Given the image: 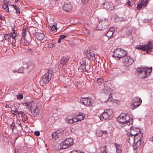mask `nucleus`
<instances>
[{
  "label": "nucleus",
  "instance_id": "f257e3e1",
  "mask_svg": "<svg viewBox=\"0 0 153 153\" xmlns=\"http://www.w3.org/2000/svg\"><path fill=\"white\" fill-rule=\"evenodd\" d=\"M139 136H134L129 134L128 137V142L133 145L134 149H138L141 147V141L140 140L142 137V134H140Z\"/></svg>",
  "mask_w": 153,
  "mask_h": 153
},
{
  "label": "nucleus",
  "instance_id": "f03ea898",
  "mask_svg": "<svg viewBox=\"0 0 153 153\" xmlns=\"http://www.w3.org/2000/svg\"><path fill=\"white\" fill-rule=\"evenodd\" d=\"M24 105L28 110L29 114L32 117L37 116L39 114V110L37 108V104L36 103L27 102L24 103Z\"/></svg>",
  "mask_w": 153,
  "mask_h": 153
},
{
  "label": "nucleus",
  "instance_id": "7ed1b4c3",
  "mask_svg": "<svg viewBox=\"0 0 153 153\" xmlns=\"http://www.w3.org/2000/svg\"><path fill=\"white\" fill-rule=\"evenodd\" d=\"M117 120L122 127L129 126L131 123L129 116L124 113L121 114L117 118Z\"/></svg>",
  "mask_w": 153,
  "mask_h": 153
},
{
  "label": "nucleus",
  "instance_id": "20e7f679",
  "mask_svg": "<svg viewBox=\"0 0 153 153\" xmlns=\"http://www.w3.org/2000/svg\"><path fill=\"white\" fill-rule=\"evenodd\" d=\"M114 53L113 56L117 60H119L121 58L123 59L127 54L126 51L121 48H117L115 49Z\"/></svg>",
  "mask_w": 153,
  "mask_h": 153
},
{
  "label": "nucleus",
  "instance_id": "39448f33",
  "mask_svg": "<svg viewBox=\"0 0 153 153\" xmlns=\"http://www.w3.org/2000/svg\"><path fill=\"white\" fill-rule=\"evenodd\" d=\"M73 144V140L71 138L66 139L60 144V149H65L71 146Z\"/></svg>",
  "mask_w": 153,
  "mask_h": 153
},
{
  "label": "nucleus",
  "instance_id": "423d86ee",
  "mask_svg": "<svg viewBox=\"0 0 153 153\" xmlns=\"http://www.w3.org/2000/svg\"><path fill=\"white\" fill-rule=\"evenodd\" d=\"M113 114V110L111 109H106L100 115V119L102 120L103 119H110Z\"/></svg>",
  "mask_w": 153,
  "mask_h": 153
},
{
  "label": "nucleus",
  "instance_id": "0eeeda50",
  "mask_svg": "<svg viewBox=\"0 0 153 153\" xmlns=\"http://www.w3.org/2000/svg\"><path fill=\"white\" fill-rule=\"evenodd\" d=\"M153 47L151 42H149L146 45H137L135 47L136 49H141L142 51H146L148 52L151 51Z\"/></svg>",
  "mask_w": 153,
  "mask_h": 153
},
{
  "label": "nucleus",
  "instance_id": "6e6552de",
  "mask_svg": "<svg viewBox=\"0 0 153 153\" xmlns=\"http://www.w3.org/2000/svg\"><path fill=\"white\" fill-rule=\"evenodd\" d=\"M134 62L133 58L131 56L127 55L125 56L122 59V62L124 66L129 67Z\"/></svg>",
  "mask_w": 153,
  "mask_h": 153
},
{
  "label": "nucleus",
  "instance_id": "1a4fd4ad",
  "mask_svg": "<svg viewBox=\"0 0 153 153\" xmlns=\"http://www.w3.org/2000/svg\"><path fill=\"white\" fill-rule=\"evenodd\" d=\"M137 74L140 78H144L147 77L148 73L146 69L138 68L137 70Z\"/></svg>",
  "mask_w": 153,
  "mask_h": 153
},
{
  "label": "nucleus",
  "instance_id": "9d476101",
  "mask_svg": "<svg viewBox=\"0 0 153 153\" xmlns=\"http://www.w3.org/2000/svg\"><path fill=\"white\" fill-rule=\"evenodd\" d=\"M94 101L93 100L89 97L83 98L80 100L81 102L87 106H92Z\"/></svg>",
  "mask_w": 153,
  "mask_h": 153
},
{
  "label": "nucleus",
  "instance_id": "9b49d317",
  "mask_svg": "<svg viewBox=\"0 0 153 153\" xmlns=\"http://www.w3.org/2000/svg\"><path fill=\"white\" fill-rule=\"evenodd\" d=\"M142 102V100L141 99L137 97H135L134 98L132 103V106L131 108L134 109L137 107H138Z\"/></svg>",
  "mask_w": 153,
  "mask_h": 153
},
{
  "label": "nucleus",
  "instance_id": "f8f14e48",
  "mask_svg": "<svg viewBox=\"0 0 153 153\" xmlns=\"http://www.w3.org/2000/svg\"><path fill=\"white\" fill-rule=\"evenodd\" d=\"M52 76L51 72L49 71L48 72L43 76L42 81L44 83H48L50 81Z\"/></svg>",
  "mask_w": 153,
  "mask_h": 153
},
{
  "label": "nucleus",
  "instance_id": "ddd939ff",
  "mask_svg": "<svg viewBox=\"0 0 153 153\" xmlns=\"http://www.w3.org/2000/svg\"><path fill=\"white\" fill-rule=\"evenodd\" d=\"M130 135L134 136H139L140 134H142L140 132V129L138 128L132 127L130 130Z\"/></svg>",
  "mask_w": 153,
  "mask_h": 153
},
{
  "label": "nucleus",
  "instance_id": "4468645a",
  "mask_svg": "<svg viewBox=\"0 0 153 153\" xmlns=\"http://www.w3.org/2000/svg\"><path fill=\"white\" fill-rule=\"evenodd\" d=\"M104 88L102 89V92L107 94L111 95L112 93V90L106 84L104 85Z\"/></svg>",
  "mask_w": 153,
  "mask_h": 153
},
{
  "label": "nucleus",
  "instance_id": "2eb2a0df",
  "mask_svg": "<svg viewBox=\"0 0 153 153\" xmlns=\"http://www.w3.org/2000/svg\"><path fill=\"white\" fill-rule=\"evenodd\" d=\"M72 5L70 3H65L63 6V9L66 12H70L72 9Z\"/></svg>",
  "mask_w": 153,
  "mask_h": 153
},
{
  "label": "nucleus",
  "instance_id": "dca6fc26",
  "mask_svg": "<svg viewBox=\"0 0 153 153\" xmlns=\"http://www.w3.org/2000/svg\"><path fill=\"white\" fill-rule=\"evenodd\" d=\"M69 58L68 57L64 56L61 59L60 61V65L61 67L65 66L67 63Z\"/></svg>",
  "mask_w": 153,
  "mask_h": 153
},
{
  "label": "nucleus",
  "instance_id": "f3484780",
  "mask_svg": "<svg viewBox=\"0 0 153 153\" xmlns=\"http://www.w3.org/2000/svg\"><path fill=\"white\" fill-rule=\"evenodd\" d=\"M104 6L106 9L111 10H113L114 8L112 3L109 2H107L105 3Z\"/></svg>",
  "mask_w": 153,
  "mask_h": 153
},
{
  "label": "nucleus",
  "instance_id": "a211bd4d",
  "mask_svg": "<svg viewBox=\"0 0 153 153\" xmlns=\"http://www.w3.org/2000/svg\"><path fill=\"white\" fill-rule=\"evenodd\" d=\"M66 122L67 123L71 124L77 122V120L76 118L71 119L68 118L66 119Z\"/></svg>",
  "mask_w": 153,
  "mask_h": 153
},
{
  "label": "nucleus",
  "instance_id": "6ab92c4d",
  "mask_svg": "<svg viewBox=\"0 0 153 153\" xmlns=\"http://www.w3.org/2000/svg\"><path fill=\"white\" fill-rule=\"evenodd\" d=\"M45 35L43 33H38L36 35V37L39 40H42L44 38Z\"/></svg>",
  "mask_w": 153,
  "mask_h": 153
},
{
  "label": "nucleus",
  "instance_id": "aec40b11",
  "mask_svg": "<svg viewBox=\"0 0 153 153\" xmlns=\"http://www.w3.org/2000/svg\"><path fill=\"white\" fill-rule=\"evenodd\" d=\"M5 2L3 4L2 8L4 9L7 12H9V8L8 7V1L7 0H5Z\"/></svg>",
  "mask_w": 153,
  "mask_h": 153
},
{
  "label": "nucleus",
  "instance_id": "412c9836",
  "mask_svg": "<svg viewBox=\"0 0 153 153\" xmlns=\"http://www.w3.org/2000/svg\"><path fill=\"white\" fill-rule=\"evenodd\" d=\"M61 134L59 133L57 131L54 132L52 134V137L54 139H56L59 137L60 136Z\"/></svg>",
  "mask_w": 153,
  "mask_h": 153
},
{
  "label": "nucleus",
  "instance_id": "4be33fe9",
  "mask_svg": "<svg viewBox=\"0 0 153 153\" xmlns=\"http://www.w3.org/2000/svg\"><path fill=\"white\" fill-rule=\"evenodd\" d=\"M57 24L56 23H54V24L52 23L50 24V26L51 27L52 30L54 31H57Z\"/></svg>",
  "mask_w": 153,
  "mask_h": 153
},
{
  "label": "nucleus",
  "instance_id": "5701e85b",
  "mask_svg": "<svg viewBox=\"0 0 153 153\" xmlns=\"http://www.w3.org/2000/svg\"><path fill=\"white\" fill-rule=\"evenodd\" d=\"M104 24L103 22H102L101 24H100L98 25V27L99 28V29L101 30L104 29H105L106 27H107V25H103Z\"/></svg>",
  "mask_w": 153,
  "mask_h": 153
},
{
  "label": "nucleus",
  "instance_id": "b1692460",
  "mask_svg": "<svg viewBox=\"0 0 153 153\" xmlns=\"http://www.w3.org/2000/svg\"><path fill=\"white\" fill-rule=\"evenodd\" d=\"M114 35V32L111 30H108L106 33V36L108 38H111Z\"/></svg>",
  "mask_w": 153,
  "mask_h": 153
},
{
  "label": "nucleus",
  "instance_id": "393cba45",
  "mask_svg": "<svg viewBox=\"0 0 153 153\" xmlns=\"http://www.w3.org/2000/svg\"><path fill=\"white\" fill-rule=\"evenodd\" d=\"M84 117V114H82L79 115L77 116V117L76 118L77 121H81L83 120Z\"/></svg>",
  "mask_w": 153,
  "mask_h": 153
},
{
  "label": "nucleus",
  "instance_id": "a878e982",
  "mask_svg": "<svg viewBox=\"0 0 153 153\" xmlns=\"http://www.w3.org/2000/svg\"><path fill=\"white\" fill-rule=\"evenodd\" d=\"M4 38L8 42L10 41L11 36L10 34H5L4 35Z\"/></svg>",
  "mask_w": 153,
  "mask_h": 153
},
{
  "label": "nucleus",
  "instance_id": "bb28decb",
  "mask_svg": "<svg viewBox=\"0 0 153 153\" xmlns=\"http://www.w3.org/2000/svg\"><path fill=\"white\" fill-rule=\"evenodd\" d=\"M115 146L116 148L117 152V153H120L121 152L120 146V145L117 144V143H115Z\"/></svg>",
  "mask_w": 153,
  "mask_h": 153
},
{
  "label": "nucleus",
  "instance_id": "cd10ccee",
  "mask_svg": "<svg viewBox=\"0 0 153 153\" xmlns=\"http://www.w3.org/2000/svg\"><path fill=\"white\" fill-rule=\"evenodd\" d=\"M23 30L22 32V35L23 36H24L26 34V31H27V27L26 26H24L23 27Z\"/></svg>",
  "mask_w": 153,
  "mask_h": 153
},
{
  "label": "nucleus",
  "instance_id": "c85d7f7f",
  "mask_svg": "<svg viewBox=\"0 0 153 153\" xmlns=\"http://www.w3.org/2000/svg\"><path fill=\"white\" fill-rule=\"evenodd\" d=\"M86 63H85V64H82L81 65V68L82 69V71L83 72H85L86 71Z\"/></svg>",
  "mask_w": 153,
  "mask_h": 153
},
{
  "label": "nucleus",
  "instance_id": "c756f323",
  "mask_svg": "<svg viewBox=\"0 0 153 153\" xmlns=\"http://www.w3.org/2000/svg\"><path fill=\"white\" fill-rule=\"evenodd\" d=\"M96 134L97 136L101 137L102 135V131L98 130L97 131Z\"/></svg>",
  "mask_w": 153,
  "mask_h": 153
},
{
  "label": "nucleus",
  "instance_id": "7c9ffc66",
  "mask_svg": "<svg viewBox=\"0 0 153 153\" xmlns=\"http://www.w3.org/2000/svg\"><path fill=\"white\" fill-rule=\"evenodd\" d=\"M144 5H143V4L141 2L140 4H138L137 6V9L138 10H140L141 9V8L144 6Z\"/></svg>",
  "mask_w": 153,
  "mask_h": 153
},
{
  "label": "nucleus",
  "instance_id": "2f4dec72",
  "mask_svg": "<svg viewBox=\"0 0 153 153\" xmlns=\"http://www.w3.org/2000/svg\"><path fill=\"white\" fill-rule=\"evenodd\" d=\"M12 47L14 48H16L18 47V46L16 45V43L15 41V42L13 41H12Z\"/></svg>",
  "mask_w": 153,
  "mask_h": 153
},
{
  "label": "nucleus",
  "instance_id": "473e14b6",
  "mask_svg": "<svg viewBox=\"0 0 153 153\" xmlns=\"http://www.w3.org/2000/svg\"><path fill=\"white\" fill-rule=\"evenodd\" d=\"M128 29V30H126V32L128 35H130L131 33L132 30L131 29V28H130V29Z\"/></svg>",
  "mask_w": 153,
  "mask_h": 153
},
{
  "label": "nucleus",
  "instance_id": "72a5a7b5",
  "mask_svg": "<svg viewBox=\"0 0 153 153\" xmlns=\"http://www.w3.org/2000/svg\"><path fill=\"white\" fill-rule=\"evenodd\" d=\"M10 34L11 37H12V38H13L15 39V38L16 37V34L14 32L13 33H10Z\"/></svg>",
  "mask_w": 153,
  "mask_h": 153
},
{
  "label": "nucleus",
  "instance_id": "f704fd0d",
  "mask_svg": "<svg viewBox=\"0 0 153 153\" xmlns=\"http://www.w3.org/2000/svg\"><path fill=\"white\" fill-rule=\"evenodd\" d=\"M103 79L102 78H99L97 80V83L99 84H100L101 83L103 82Z\"/></svg>",
  "mask_w": 153,
  "mask_h": 153
},
{
  "label": "nucleus",
  "instance_id": "c9c22d12",
  "mask_svg": "<svg viewBox=\"0 0 153 153\" xmlns=\"http://www.w3.org/2000/svg\"><path fill=\"white\" fill-rule=\"evenodd\" d=\"M24 112L22 111H18V113L17 114H18L19 115H21L22 117V116H23L24 115H25L24 114Z\"/></svg>",
  "mask_w": 153,
  "mask_h": 153
},
{
  "label": "nucleus",
  "instance_id": "e433bc0d",
  "mask_svg": "<svg viewBox=\"0 0 153 153\" xmlns=\"http://www.w3.org/2000/svg\"><path fill=\"white\" fill-rule=\"evenodd\" d=\"M17 98L18 99H21L23 98V95L22 94H20L17 95Z\"/></svg>",
  "mask_w": 153,
  "mask_h": 153
},
{
  "label": "nucleus",
  "instance_id": "4c0bfd02",
  "mask_svg": "<svg viewBox=\"0 0 153 153\" xmlns=\"http://www.w3.org/2000/svg\"><path fill=\"white\" fill-rule=\"evenodd\" d=\"M23 70V67H21L19 69V70L18 71V73H22Z\"/></svg>",
  "mask_w": 153,
  "mask_h": 153
},
{
  "label": "nucleus",
  "instance_id": "58836bf2",
  "mask_svg": "<svg viewBox=\"0 0 153 153\" xmlns=\"http://www.w3.org/2000/svg\"><path fill=\"white\" fill-rule=\"evenodd\" d=\"M16 13L18 14L20 13V11L19 10V8L18 7V8H16Z\"/></svg>",
  "mask_w": 153,
  "mask_h": 153
},
{
  "label": "nucleus",
  "instance_id": "ea45409f",
  "mask_svg": "<svg viewBox=\"0 0 153 153\" xmlns=\"http://www.w3.org/2000/svg\"><path fill=\"white\" fill-rule=\"evenodd\" d=\"M11 126L12 127H13L12 128V129L13 130L15 128H16V127L15 126V124L14 123H12L11 124Z\"/></svg>",
  "mask_w": 153,
  "mask_h": 153
},
{
  "label": "nucleus",
  "instance_id": "a19ab883",
  "mask_svg": "<svg viewBox=\"0 0 153 153\" xmlns=\"http://www.w3.org/2000/svg\"><path fill=\"white\" fill-rule=\"evenodd\" d=\"M66 37H67V36L66 35H61L60 36V39H63L65 38H66Z\"/></svg>",
  "mask_w": 153,
  "mask_h": 153
},
{
  "label": "nucleus",
  "instance_id": "79ce46f5",
  "mask_svg": "<svg viewBox=\"0 0 153 153\" xmlns=\"http://www.w3.org/2000/svg\"><path fill=\"white\" fill-rule=\"evenodd\" d=\"M35 134L37 136H39L40 135V133L38 131H36L34 132Z\"/></svg>",
  "mask_w": 153,
  "mask_h": 153
},
{
  "label": "nucleus",
  "instance_id": "37998d69",
  "mask_svg": "<svg viewBox=\"0 0 153 153\" xmlns=\"http://www.w3.org/2000/svg\"><path fill=\"white\" fill-rule=\"evenodd\" d=\"M147 1V0H143L141 2L143 4V5H145L146 4Z\"/></svg>",
  "mask_w": 153,
  "mask_h": 153
},
{
  "label": "nucleus",
  "instance_id": "c03bdc74",
  "mask_svg": "<svg viewBox=\"0 0 153 153\" xmlns=\"http://www.w3.org/2000/svg\"><path fill=\"white\" fill-rule=\"evenodd\" d=\"M33 67V65H28L27 66V69H31V68H32Z\"/></svg>",
  "mask_w": 153,
  "mask_h": 153
},
{
  "label": "nucleus",
  "instance_id": "a18cd8bd",
  "mask_svg": "<svg viewBox=\"0 0 153 153\" xmlns=\"http://www.w3.org/2000/svg\"><path fill=\"white\" fill-rule=\"evenodd\" d=\"M102 134H104L106 135H107V134H108L107 131H102Z\"/></svg>",
  "mask_w": 153,
  "mask_h": 153
},
{
  "label": "nucleus",
  "instance_id": "49530a36",
  "mask_svg": "<svg viewBox=\"0 0 153 153\" xmlns=\"http://www.w3.org/2000/svg\"><path fill=\"white\" fill-rule=\"evenodd\" d=\"M82 1V3H85L86 2H87L89 0H81Z\"/></svg>",
  "mask_w": 153,
  "mask_h": 153
},
{
  "label": "nucleus",
  "instance_id": "de8ad7c7",
  "mask_svg": "<svg viewBox=\"0 0 153 153\" xmlns=\"http://www.w3.org/2000/svg\"><path fill=\"white\" fill-rule=\"evenodd\" d=\"M126 4L128 6H129L130 7H131V6H132L131 5V4H130V1H128Z\"/></svg>",
  "mask_w": 153,
  "mask_h": 153
},
{
  "label": "nucleus",
  "instance_id": "09e8293b",
  "mask_svg": "<svg viewBox=\"0 0 153 153\" xmlns=\"http://www.w3.org/2000/svg\"><path fill=\"white\" fill-rule=\"evenodd\" d=\"M49 46H50V47H53L54 46V44H51V43H50L49 45Z\"/></svg>",
  "mask_w": 153,
  "mask_h": 153
},
{
  "label": "nucleus",
  "instance_id": "8fccbe9b",
  "mask_svg": "<svg viewBox=\"0 0 153 153\" xmlns=\"http://www.w3.org/2000/svg\"><path fill=\"white\" fill-rule=\"evenodd\" d=\"M13 111L14 112L16 113V114H17L18 112V111L16 109H15V110H13Z\"/></svg>",
  "mask_w": 153,
  "mask_h": 153
},
{
  "label": "nucleus",
  "instance_id": "3c124183",
  "mask_svg": "<svg viewBox=\"0 0 153 153\" xmlns=\"http://www.w3.org/2000/svg\"><path fill=\"white\" fill-rule=\"evenodd\" d=\"M78 153V152L77 151L73 150V151L71 152V153Z\"/></svg>",
  "mask_w": 153,
  "mask_h": 153
},
{
  "label": "nucleus",
  "instance_id": "603ef678",
  "mask_svg": "<svg viewBox=\"0 0 153 153\" xmlns=\"http://www.w3.org/2000/svg\"><path fill=\"white\" fill-rule=\"evenodd\" d=\"M149 21V20L148 19H145L143 20V22H148Z\"/></svg>",
  "mask_w": 153,
  "mask_h": 153
},
{
  "label": "nucleus",
  "instance_id": "864d4df0",
  "mask_svg": "<svg viewBox=\"0 0 153 153\" xmlns=\"http://www.w3.org/2000/svg\"><path fill=\"white\" fill-rule=\"evenodd\" d=\"M12 5H13V6L15 8V9H16V8H18V6H16V5H13V4Z\"/></svg>",
  "mask_w": 153,
  "mask_h": 153
},
{
  "label": "nucleus",
  "instance_id": "5fc2aeb1",
  "mask_svg": "<svg viewBox=\"0 0 153 153\" xmlns=\"http://www.w3.org/2000/svg\"><path fill=\"white\" fill-rule=\"evenodd\" d=\"M61 39H60V38H59V39L58 40V42L59 43H60L61 42Z\"/></svg>",
  "mask_w": 153,
  "mask_h": 153
},
{
  "label": "nucleus",
  "instance_id": "6e6d98bb",
  "mask_svg": "<svg viewBox=\"0 0 153 153\" xmlns=\"http://www.w3.org/2000/svg\"><path fill=\"white\" fill-rule=\"evenodd\" d=\"M108 30H111L113 32L114 28H111L110 29H109Z\"/></svg>",
  "mask_w": 153,
  "mask_h": 153
},
{
  "label": "nucleus",
  "instance_id": "4d7b16f0",
  "mask_svg": "<svg viewBox=\"0 0 153 153\" xmlns=\"http://www.w3.org/2000/svg\"><path fill=\"white\" fill-rule=\"evenodd\" d=\"M95 54L94 53L91 54L90 56L92 57H94Z\"/></svg>",
  "mask_w": 153,
  "mask_h": 153
},
{
  "label": "nucleus",
  "instance_id": "13d9d810",
  "mask_svg": "<svg viewBox=\"0 0 153 153\" xmlns=\"http://www.w3.org/2000/svg\"><path fill=\"white\" fill-rule=\"evenodd\" d=\"M150 140L151 141L153 142V136L152 137L150 138Z\"/></svg>",
  "mask_w": 153,
  "mask_h": 153
},
{
  "label": "nucleus",
  "instance_id": "bf43d9fd",
  "mask_svg": "<svg viewBox=\"0 0 153 153\" xmlns=\"http://www.w3.org/2000/svg\"><path fill=\"white\" fill-rule=\"evenodd\" d=\"M0 19H1V20H3L2 19V16L1 14H0Z\"/></svg>",
  "mask_w": 153,
  "mask_h": 153
},
{
  "label": "nucleus",
  "instance_id": "052dcab7",
  "mask_svg": "<svg viewBox=\"0 0 153 153\" xmlns=\"http://www.w3.org/2000/svg\"><path fill=\"white\" fill-rule=\"evenodd\" d=\"M100 153H107L106 150H104Z\"/></svg>",
  "mask_w": 153,
  "mask_h": 153
},
{
  "label": "nucleus",
  "instance_id": "680f3d73",
  "mask_svg": "<svg viewBox=\"0 0 153 153\" xmlns=\"http://www.w3.org/2000/svg\"><path fill=\"white\" fill-rule=\"evenodd\" d=\"M11 113L12 114H15V115H16V114H15L14 113V112H13V110H12L11 111Z\"/></svg>",
  "mask_w": 153,
  "mask_h": 153
},
{
  "label": "nucleus",
  "instance_id": "e2e57ef3",
  "mask_svg": "<svg viewBox=\"0 0 153 153\" xmlns=\"http://www.w3.org/2000/svg\"><path fill=\"white\" fill-rule=\"evenodd\" d=\"M149 69H151V71H150L149 72V73H150V72H151V71L152 70V67H151L150 68H149Z\"/></svg>",
  "mask_w": 153,
  "mask_h": 153
},
{
  "label": "nucleus",
  "instance_id": "0e129e2a",
  "mask_svg": "<svg viewBox=\"0 0 153 153\" xmlns=\"http://www.w3.org/2000/svg\"><path fill=\"white\" fill-rule=\"evenodd\" d=\"M15 1L16 2H18L19 1V0H15Z\"/></svg>",
  "mask_w": 153,
  "mask_h": 153
},
{
  "label": "nucleus",
  "instance_id": "69168bd1",
  "mask_svg": "<svg viewBox=\"0 0 153 153\" xmlns=\"http://www.w3.org/2000/svg\"><path fill=\"white\" fill-rule=\"evenodd\" d=\"M115 0L116 1V0Z\"/></svg>",
  "mask_w": 153,
  "mask_h": 153
}]
</instances>
